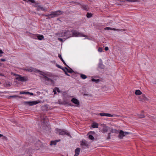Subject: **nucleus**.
<instances>
[{
    "mask_svg": "<svg viewBox=\"0 0 156 156\" xmlns=\"http://www.w3.org/2000/svg\"><path fill=\"white\" fill-rule=\"evenodd\" d=\"M139 117L140 118H144L145 116L144 115L140 114L139 115Z\"/></svg>",
    "mask_w": 156,
    "mask_h": 156,
    "instance_id": "obj_34",
    "label": "nucleus"
},
{
    "mask_svg": "<svg viewBox=\"0 0 156 156\" xmlns=\"http://www.w3.org/2000/svg\"><path fill=\"white\" fill-rule=\"evenodd\" d=\"M50 81L53 83H54V81L53 80H52L51 79H50Z\"/></svg>",
    "mask_w": 156,
    "mask_h": 156,
    "instance_id": "obj_53",
    "label": "nucleus"
},
{
    "mask_svg": "<svg viewBox=\"0 0 156 156\" xmlns=\"http://www.w3.org/2000/svg\"><path fill=\"white\" fill-rule=\"evenodd\" d=\"M68 67L69 68V69H68L67 67H65V69H66L68 72L70 73H72L74 72V71L71 68L69 67V66Z\"/></svg>",
    "mask_w": 156,
    "mask_h": 156,
    "instance_id": "obj_15",
    "label": "nucleus"
},
{
    "mask_svg": "<svg viewBox=\"0 0 156 156\" xmlns=\"http://www.w3.org/2000/svg\"><path fill=\"white\" fill-rule=\"evenodd\" d=\"M105 51H107L108 50V48L107 47H105Z\"/></svg>",
    "mask_w": 156,
    "mask_h": 156,
    "instance_id": "obj_52",
    "label": "nucleus"
},
{
    "mask_svg": "<svg viewBox=\"0 0 156 156\" xmlns=\"http://www.w3.org/2000/svg\"><path fill=\"white\" fill-rule=\"evenodd\" d=\"M80 75L81 77L83 79H85L87 77V76L84 74H80Z\"/></svg>",
    "mask_w": 156,
    "mask_h": 156,
    "instance_id": "obj_23",
    "label": "nucleus"
},
{
    "mask_svg": "<svg viewBox=\"0 0 156 156\" xmlns=\"http://www.w3.org/2000/svg\"><path fill=\"white\" fill-rule=\"evenodd\" d=\"M139 101H143L147 100V98L144 94H142V95L139 98Z\"/></svg>",
    "mask_w": 156,
    "mask_h": 156,
    "instance_id": "obj_9",
    "label": "nucleus"
},
{
    "mask_svg": "<svg viewBox=\"0 0 156 156\" xmlns=\"http://www.w3.org/2000/svg\"><path fill=\"white\" fill-rule=\"evenodd\" d=\"M53 92H54V94H56V91H55V90H53Z\"/></svg>",
    "mask_w": 156,
    "mask_h": 156,
    "instance_id": "obj_57",
    "label": "nucleus"
},
{
    "mask_svg": "<svg viewBox=\"0 0 156 156\" xmlns=\"http://www.w3.org/2000/svg\"><path fill=\"white\" fill-rule=\"evenodd\" d=\"M43 78H44L45 79V81H50V80L51 79L48 77L47 76L45 75H43Z\"/></svg>",
    "mask_w": 156,
    "mask_h": 156,
    "instance_id": "obj_25",
    "label": "nucleus"
},
{
    "mask_svg": "<svg viewBox=\"0 0 156 156\" xmlns=\"http://www.w3.org/2000/svg\"><path fill=\"white\" fill-rule=\"evenodd\" d=\"M99 115L101 116H106L108 117H119V115H112L109 113H99Z\"/></svg>",
    "mask_w": 156,
    "mask_h": 156,
    "instance_id": "obj_8",
    "label": "nucleus"
},
{
    "mask_svg": "<svg viewBox=\"0 0 156 156\" xmlns=\"http://www.w3.org/2000/svg\"><path fill=\"white\" fill-rule=\"evenodd\" d=\"M29 2H30L32 3H34L35 2L34 0H27Z\"/></svg>",
    "mask_w": 156,
    "mask_h": 156,
    "instance_id": "obj_45",
    "label": "nucleus"
},
{
    "mask_svg": "<svg viewBox=\"0 0 156 156\" xmlns=\"http://www.w3.org/2000/svg\"><path fill=\"white\" fill-rule=\"evenodd\" d=\"M91 81L92 82H95L96 83H99L100 81V80L99 79L96 80L94 78H92L91 80Z\"/></svg>",
    "mask_w": 156,
    "mask_h": 156,
    "instance_id": "obj_20",
    "label": "nucleus"
},
{
    "mask_svg": "<svg viewBox=\"0 0 156 156\" xmlns=\"http://www.w3.org/2000/svg\"><path fill=\"white\" fill-rule=\"evenodd\" d=\"M36 71H37V72L39 73V74H40V75H43H43H44L43 74L44 73V72H42V71H40V70H36Z\"/></svg>",
    "mask_w": 156,
    "mask_h": 156,
    "instance_id": "obj_31",
    "label": "nucleus"
},
{
    "mask_svg": "<svg viewBox=\"0 0 156 156\" xmlns=\"http://www.w3.org/2000/svg\"><path fill=\"white\" fill-rule=\"evenodd\" d=\"M63 102L64 103V105H67L68 106H73L71 103L69 102V101L67 99H64L63 100Z\"/></svg>",
    "mask_w": 156,
    "mask_h": 156,
    "instance_id": "obj_10",
    "label": "nucleus"
},
{
    "mask_svg": "<svg viewBox=\"0 0 156 156\" xmlns=\"http://www.w3.org/2000/svg\"><path fill=\"white\" fill-rule=\"evenodd\" d=\"M43 16H45L48 17H48L49 16H51V14H43Z\"/></svg>",
    "mask_w": 156,
    "mask_h": 156,
    "instance_id": "obj_35",
    "label": "nucleus"
},
{
    "mask_svg": "<svg viewBox=\"0 0 156 156\" xmlns=\"http://www.w3.org/2000/svg\"><path fill=\"white\" fill-rule=\"evenodd\" d=\"M35 2V6L36 7H39L40 5H39L38 3H36V2Z\"/></svg>",
    "mask_w": 156,
    "mask_h": 156,
    "instance_id": "obj_39",
    "label": "nucleus"
},
{
    "mask_svg": "<svg viewBox=\"0 0 156 156\" xmlns=\"http://www.w3.org/2000/svg\"><path fill=\"white\" fill-rule=\"evenodd\" d=\"M105 30H119L118 29H116L115 28H112L109 27H106L105 28Z\"/></svg>",
    "mask_w": 156,
    "mask_h": 156,
    "instance_id": "obj_19",
    "label": "nucleus"
},
{
    "mask_svg": "<svg viewBox=\"0 0 156 156\" xmlns=\"http://www.w3.org/2000/svg\"><path fill=\"white\" fill-rule=\"evenodd\" d=\"M55 140L57 143V142L60 141V140L59 139V140Z\"/></svg>",
    "mask_w": 156,
    "mask_h": 156,
    "instance_id": "obj_56",
    "label": "nucleus"
},
{
    "mask_svg": "<svg viewBox=\"0 0 156 156\" xmlns=\"http://www.w3.org/2000/svg\"><path fill=\"white\" fill-rule=\"evenodd\" d=\"M40 102L39 101H24V103L25 105H28L29 106H31L36 105Z\"/></svg>",
    "mask_w": 156,
    "mask_h": 156,
    "instance_id": "obj_7",
    "label": "nucleus"
},
{
    "mask_svg": "<svg viewBox=\"0 0 156 156\" xmlns=\"http://www.w3.org/2000/svg\"><path fill=\"white\" fill-rule=\"evenodd\" d=\"M2 65V64L0 62V66H1Z\"/></svg>",
    "mask_w": 156,
    "mask_h": 156,
    "instance_id": "obj_61",
    "label": "nucleus"
},
{
    "mask_svg": "<svg viewBox=\"0 0 156 156\" xmlns=\"http://www.w3.org/2000/svg\"><path fill=\"white\" fill-rule=\"evenodd\" d=\"M55 133L59 135H66L68 136H70V137H71L69 133L67 132V131L66 130L56 129H55Z\"/></svg>",
    "mask_w": 156,
    "mask_h": 156,
    "instance_id": "obj_2",
    "label": "nucleus"
},
{
    "mask_svg": "<svg viewBox=\"0 0 156 156\" xmlns=\"http://www.w3.org/2000/svg\"><path fill=\"white\" fill-rule=\"evenodd\" d=\"M56 142L55 140L54 141H51L50 142V145L52 146V145H56Z\"/></svg>",
    "mask_w": 156,
    "mask_h": 156,
    "instance_id": "obj_24",
    "label": "nucleus"
},
{
    "mask_svg": "<svg viewBox=\"0 0 156 156\" xmlns=\"http://www.w3.org/2000/svg\"><path fill=\"white\" fill-rule=\"evenodd\" d=\"M58 57L61 59V60L62 61V62H63V64L66 66H67V67H68V66L66 64V62H65L64 61V60L62 58L61 55L60 54H58Z\"/></svg>",
    "mask_w": 156,
    "mask_h": 156,
    "instance_id": "obj_14",
    "label": "nucleus"
},
{
    "mask_svg": "<svg viewBox=\"0 0 156 156\" xmlns=\"http://www.w3.org/2000/svg\"><path fill=\"white\" fill-rule=\"evenodd\" d=\"M56 89V90L58 92H60V90H59V89H58V88H57V87H56L55 88Z\"/></svg>",
    "mask_w": 156,
    "mask_h": 156,
    "instance_id": "obj_51",
    "label": "nucleus"
},
{
    "mask_svg": "<svg viewBox=\"0 0 156 156\" xmlns=\"http://www.w3.org/2000/svg\"><path fill=\"white\" fill-rule=\"evenodd\" d=\"M2 136H3V135L0 134V137H2Z\"/></svg>",
    "mask_w": 156,
    "mask_h": 156,
    "instance_id": "obj_59",
    "label": "nucleus"
},
{
    "mask_svg": "<svg viewBox=\"0 0 156 156\" xmlns=\"http://www.w3.org/2000/svg\"><path fill=\"white\" fill-rule=\"evenodd\" d=\"M108 129L107 128H104L102 129V132L103 133H105L106 132L108 131Z\"/></svg>",
    "mask_w": 156,
    "mask_h": 156,
    "instance_id": "obj_32",
    "label": "nucleus"
},
{
    "mask_svg": "<svg viewBox=\"0 0 156 156\" xmlns=\"http://www.w3.org/2000/svg\"><path fill=\"white\" fill-rule=\"evenodd\" d=\"M111 134V133H109L108 134V137L107 138V139L109 140L111 139V138H110Z\"/></svg>",
    "mask_w": 156,
    "mask_h": 156,
    "instance_id": "obj_33",
    "label": "nucleus"
},
{
    "mask_svg": "<svg viewBox=\"0 0 156 156\" xmlns=\"http://www.w3.org/2000/svg\"><path fill=\"white\" fill-rule=\"evenodd\" d=\"M59 104L60 105H64V103L63 101H58Z\"/></svg>",
    "mask_w": 156,
    "mask_h": 156,
    "instance_id": "obj_40",
    "label": "nucleus"
},
{
    "mask_svg": "<svg viewBox=\"0 0 156 156\" xmlns=\"http://www.w3.org/2000/svg\"><path fill=\"white\" fill-rule=\"evenodd\" d=\"M58 40L61 41V42H63V39L60 38H58Z\"/></svg>",
    "mask_w": 156,
    "mask_h": 156,
    "instance_id": "obj_49",
    "label": "nucleus"
},
{
    "mask_svg": "<svg viewBox=\"0 0 156 156\" xmlns=\"http://www.w3.org/2000/svg\"><path fill=\"white\" fill-rule=\"evenodd\" d=\"M44 38V36L42 35H39L37 36V38L38 40H41Z\"/></svg>",
    "mask_w": 156,
    "mask_h": 156,
    "instance_id": "obj_21",
    "label": "nucleus"
},
{
    "mask_svg": "<svg viewBox=\"0 0 156 156\" xmlns=\"http://www.w3.org/2000/svg\"><path fill=\"white\" fill-rule=\"evenodd\" d=\"M80 148L79 147L77 148L75 150V154L74 156H78L80 154Z\"/></svg>",
    "mask_w": 156,
    "mask_h": 156,
    "instance_id": "obj_12",
    "label": "nucleus"
},
{
    "mask_svg": "<svg viewBox=\"0 0 156 156\" xmlns=\"http://www.w3.org/2000/svg\"><path fill=\"white\" fill-rule=\"evenodd\" d=\"M11 84H10L9 83H6V87H10L11 86Z\"/></svg>",
    "mask_w": 156,
    "mask_h": 156,
    "instance_id": "obj_44",
    "label": "nucleus"
},
{
    "mask_svg": "<svg viewBox=\"0 0 156 156\" xmlns=\"http://www.w3.org/2000/svg\"><path fill=\"white\" fill-rule=\"evenodd\" d=\"M83 9H85V10H87L88 9H87V7L86 6H83Z\"/></svg>",
    "mask_w": 156,
    "mask_h": 156,
    "instance_id": "obj_46",
    "label": "nucleus"
},
{
    "mask_svg": "<svg viewBox=\"0 0 156 156\" xmlns=\"http://www.w3.org/2000/svg\"><path fill=\"white\" fill-rule=\"evenodd\" d=\"M20 97V96H18L17 95H12V96H9L8 97V98L9 99H10L11 98H16V97Z\"/></svg>",
    "mask_w": 156,
    "mask_h": 156,
    "instance_id": "obj_26",
    "label": "nucleus"
},
{
    "mask_svg": "<svg viewBox=\"0 0 156 156\" xmlns=\"http://www.w3.org/2000/svg\"><path fill=\"white\" fill-rule=\"evenodd\" d=\"M64 34L65 32H60L58 33L59 36L62 37H65V34Z\"/></svg>",
    "mask_w": 156,
    "mask_h": 156,
    "instance_id": "obj_18",
    "label": "nucleus"
},
{
    "mask_svg": "<svg viewBox=\"0 0 156 156\" xmlns=\"http://www.w3.org/2000/svg\"><path fill=\"white\" fill-rule=\"evenodd\" d=\"M28 94H29L31 95H34V94L32 93H30L29 92H28Z\"/></svg>",
    "mask_w": 156,
    "mask_h": 156,
    "instance_id": "obj_50",
    "label": "nucleus"
},
{
    "mask_svg": "<svg viewBox=\"0 0 156 156\" xmlns=\"http://www.w3.org/2000/svg\"><path fill=\"white\" fill-rule=\"evenodd\" d=\"M80 146L82 148H88L89 147V145L88 144V142L85 140H83L80 142Z\"/></svg>",
    "mask_w": 156,
    "mask_h": 156,
    "instance_id": "obj_4",
    "label": "nucleus"
},
{
    "mask_svg": "<svg viewBox=\"0 0 156 156\" xmlns=\"http://www.w3.org/2000/svg\"><path fill=\"white\" fill-rule=\"evenodd\" d=\"M29 156H32V155H30Z\"/></svg>",
    "mask_w": 156,
    "mask_h": 156,
    "instance_id": "obj_64",
    "label": "nucleus"
},
{
    "mask_svg": "<svg viewBox=\"0 0 156 156\" xmlns=\"http://www.w3.org/2000/svg\"><path fill=\"white\" fill-rule=\"evenodd\" d=\"M4 75L3 74L0 73V76H4Z\"/></svg>",
    "mask_w": 156,
    "mask_h": 156,
    "instance_id": "obj_58",
    "label": "nucleus"
},
{
    "mask_svg": "<svg viewBox=\"0 0 156 156\" xmlns=\"http://www.w3.org/2000/svg\"><path fill=\"white\" fill-rule=\"evenodd\" d=\"M16 76L18 77L16 78V80L21 82L26 81L28 80V78L26 76H22L20 75L16 74Z\"/></svg>",
    "mask_w": 156,
    "mask_h": 156,
    "instance_id": "obj_5",
    "label": "nucleus"
},
{
    "mask_svg": "<svg viewBox=\"0 0 156 156\" xmlns=\"http://www.w3.org/2000/svg\"><path fill=\"white\" fill-rule=\"evenodd\" d=\"M83 95L84 96H88V94H83Z\"/></svg>",
    "mask_w": 156,
    "mask_h": 156,
    "instance_id": "obj_60",
    "label": "nucleus"
},
{
    "mask_svg": "<svg viewBox=\"0 0 156 156\" xmlns=\"http://www.w3.org/2000/svg\"><path fill=\"white\" fill-rule=\"evenodd\" d=\"M57 20H60V19L59 18H57Z\"/></svg>",
    "mask_w": 156,
    "mask_h": 156,
    "instance_id": "obj_62",
    "label": "nucleus"
},
{
    "mask_svg": "<svg viewBox=\"0 0 156 156\" xmlns=\"http://www.w3.org/2000/svg\"><path fill=\"white\" fill-rule=\"evenodd\" d=\"M140 0H119V1L121 2H140Z\"/></svg>",
    "mask_w": 156,
    "mask_h": 156,
    "instance_id": "obj_13",
    "label": "nucleus"
},
{
    "mask_svg": "<svg viewBox=\"0 0 156 156\" xmlns=\"http://www.w3.org/2000/svg\"><path fill=\"white\" fill-rule=\"evenodd\" d=\"M71 101L74 104L79 105L80 104V102L76 98H73L71 100Z\"/></svg>",
    "mask_w": 156,
    "mask_h": 156,
    "instance_id": "obj_11",
    "label": "nucleus"
},
{
    "mask_svg": "<svg viewBox=\"0 0 156 156\" xmlns=\"http://www.w3.org/2000/svg\"><path fill=\"white\" fill-rule=\"evenodd\" d=\"M1 61L2 62H5L6 61V60L5 59L2 58L0 59Z\"/></svg>",
    "mask_w": 156,
    "mask_h": 156,
    "instance_id": "obj_54",
    "label": "nucleus"
},
{
    "mask_svg": "<svg viewBox=\"0 0 156 156\" xmlns=\"http://www.w3.org/2000/svg\"><path fill=\"white\" fill-rule=\"evenodd\" d=\"M28 92L25 91H22L20 92V94H28Z\"/></svg>",
    "mask_w": 156,
    "mask_h": 156,
    "instance_id": "obj_29",
    "label": "nucleus"
},
{
    "mask_svg": "<svg viewBox=\"0 0 156 156\" xmlns=\"http://www.w3.org/2000/svg\"><path fill=\"white\" fill-rule=\"evenodd\" d=\"M23 70L27 71L28 72H32L33 71V70L30 68L29 69H23Z\"/></svg>",
    "mask_w": 156,
    "mask_h": 156,
    "instance_id": "obj_28",
    "label": "nucleus"
},
{
    "mask_svg": "<svg viewBox=\"0 0 156 156\" xmlns=\"http://www.w3.org/2000/svg\"><path fill=\"white\" fill-rule=\"evenodd\" d=\"M89 134H94L95 132L94 131H90L89 133Z\"/></svg>",
    "mask_w": 156,
    "mask_h": 156,
    "instance_id": "obj_42",
    "label": "nucleus"
},
{
    "mask_svg": "<svg viewBox=\"0 0 156 156\" xmlns=\"http://www.w3.org/2000/svg\"><path fill=\"white\" fill-rule=\"evenodd\" d=\"M56 67H58V68H59L60 69H61L62 68V67L61 66H60L58 64H57L56 65Z\"/></svg>",
    "mask_w": 156,
    "mask_h": 156,
    "instance_id": "obj_43",
    "label": "nucleus"
},
{
    "mask_svg": "<svg viewBox=\"0 0 156 156\" xmlns=\"http://www.w3.org/2000/svg\"><path fill=\"white\" fill-rule=\"evenodd\" d=\"M61 69H62L65 73L67 71L66 69H65V68H62Z\"/></svg>",
    "mask_w": 156,
    "mask_h": 156,
    "instance_id": "obj_48",
    "label": "nucleus"
},
{
    "mask_svg": "<svg viewBox=\"0 0 156 156\" xmlns=\"http://www.w3.org/2000/svg\"><path fill=\"white\" fill-rule=\"evenodd\" d=\"M65 73V74L66 75H67V76H70V75H69V74H68V73H67V71Z\"/></svg>",
    "mask_w": 156,
    "mask_h": 156,
    "instance_id": "obj_55",
    "label": "nucleus"
},
{
    "mask_svg": "<svg viewBox=\"0 0 156 156\" xmlns=\"http://www.w3.org/2000/svg\"><path fill=\"white\" fill-rule=\"evenodd\" d=\"M116 131H117V130L116 129H112L111 130V132H112V133H115V132Z\"/></svg>",
    "mask_w": 156,
    "mask_h": 156,
    "instance_id": "obj_41",
    "label": "nucleus"
},
{
    "mask_svg": "<svg viewBox=\"0 0 156 156\" xmlns=\"http://www.w3.org/2000/svg\"><path fill=\"white\" fill-rule=\"evenodd\" d=\"M99 67L101 69H104V66L102 63H100L99 64Z\"/></svg>",
    "mask_w": 156,
    "mask_h": 156,
    "instance_id": "obj_22",
    "label": "nucleus"
},
{
    "mask_svg": "<svg viewBox=\"0 0 156 156\" xmlns=\"http://www.w3.org/2000/svg\"><path fill=\"white\" fill-rule=\"evenodd\" d=\"M88 138L91 140H93L94 139V137L92 135H89L88 136Z\"/></svg>",
    "mask_w": 156,
    "mask_h": 156,
    "instance_id": "obj_30",
    "label": "nucleus"
},
{
    "mask_svg": "<svg viewBox=\"0 0 156 156\" xmlns=\"http://www.w3.org/2000/svg\"><path fill=\"white\" fill-rule=\"evenodd\" d=\"M2 139L4 140H7V137L5 136H4L3 135V136H2Z\"/></svg>",
    "mask_w": 156,
    "mask_h": 156,
    "instance_id": "obj_36",
    "label": "nucleus"
},
{
    "mask_svg": "<svg viewBox=\"0 0 156 156\" xmlns=\"http://www.w3.org/2000/svg\"><path fill=\"white\" fill-rule=\"evenodd\" d=\"M42 10L44 11L45 9H44L43 7H41L40 6V7H39Z\"/></svg>",
    "mask_w": 156,
    "mask_h": 156,
    "instance_id": "obj_47",
    "label": "nucleus"
},
{
    "mask_svg": "<svg viewBox=\"0 0 156 156\" xmlns=\"http://www.w3.org/2000/svg\"><path fill=\"white\" fill-rule=\"evenodd\" d=\"M83 36L84 37H85V35H83Z\"/></svg>",
    "mask_w": 156,
    "mask_h": 156,
    "instance_id": "obj_63",
    "label": "nucleus"
},
{
    "mask_svg": "<svg viewBox=\"0 0 156 156\" xmlns=\"http://www.w3.org/2000/svg\"><path fill=\"white\" fill-rule=\"evenodd\" d=\"M130 133L129 132H124L123 130H121L119 132V134L118 135V137L120 139H122L123 137L126 135L130 134Z\"/></svg>",
    "mask_w": 156,
    "mask_h": 156,
    "instance_id": "obj_6",
    "label": "nucleus"
},
{
    "mask_svg": "<svg viewBox=\"0 0 156 156\" xmlns=\"http://www.w3.org/2000/svg\"><path fill=\"white\" fill-rule=\"evenodd\" d=\"M63 13V12L60 10H58L56 11L52 12L51 13V16H49L48 19L58 16Z\"/></svg>",
    "mask_w": 156,
    "mask_h": 156,
    "instance_id": "obj_3",
    "label": "nucleus"
},
{
    "mask_svg": "<svg viewBox=\"0 0 156 156\" xmlns=\"http://www.w3.org/2000/svg\"><path fill=\"white\" fill-rule=\"evenodd\" d=\"M135 93L136 95H140L142 94V92L140 90H137L135 91Z\"/></svg>",
    "mask_w": 156,
    "mask_h": 156,
    "instance_id": "obj_17",
    "label": "nucleus"
},
{
    "mask_svg": "<svg viewBox=\"0 0 156 156\" xmlns=\"http://www.w3.org/2000/svg\"><path fill=\"white\" fill-rule=\"evenodd\" d=\"M86 16L88 18H90L92 16V14L91 13H87Z\"/></svg>",
    "mask_w": 156,
    "mask_h": 156,
    "instance_id": "obj_27",
    "label": "nucleus"
},
{
    "mask_svg": "<svg viewBox=\"0 0 156 156\" xmlns=\"http://www.w3.org/2000/svg\"><path fill=\"white\" fill-rule=\"evenodd\" d=\"M65 34L66 38L74 36L78 37L79 36H83L82 34L77 31L74 30H67L65 32Z\"/></svg>",
    "mask_w": 156,
    "mask_h": 156,
    "instance_id": "obj_1",
    "label": "nucleus"
},
{
    "mask_svg": "<svg viewBox=\"0 0 156 156\" xmlns=\"http://www.w3.org/2000/svg\"><path fill=\"white\" fill-rule=\"evenodd\" d=\"M98 51L101 52L102 51L103 49L102 48L100 47L98 48Z\"/></svg>",
    "mask_w": 156,
    "mask_h": 156,
    "instance_id": "obj_37",
    "label": "nucleus"
},
{
    "mask_svg": "<svg viewBox=\"0 0 156 156\" xmlns=\"http://www.w3.org/2000/svg\"><path fill=\"white\" fill-rule=\"evenodd\" d=\"M98 124L96 122H93L92 124V127L93 128H98Z\"/></svg>",
    "mask_w": 156,
    "mask_h": 156,
    "instance_id": "obj_16",
    "label": "nucleus"
},
{
    "mask_svg": "<svg viewBox=\"0 0 156 156\" xmlns=\"http://www.w3.org/2000/svg\"><path fill=\"white\" fill-rule=\"evenodd\" d=\"M47 76H48L51 77H53L54 76V75L51 73H50L49 74H47Z\"/></svg>",
    "mask_w": 156,
    "mask_h": 156,
    "instance_id": "obj_38",
    "label": "nucleus"
}]
</instances>
